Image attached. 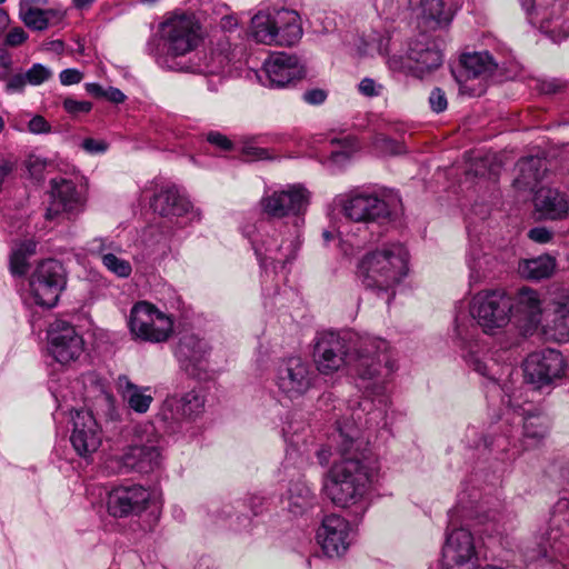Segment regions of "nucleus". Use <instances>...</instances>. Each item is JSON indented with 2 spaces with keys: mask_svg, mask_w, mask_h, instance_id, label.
I'll return each mask as SVG.
<instances>
[{
  "mask_svg": "<svg viewBox=\"0 0 569 569\" xmlns=\"http://www.w3.org/2000/svg\"><path fill=\"white\" fill-rule=\"evenodd\" d=\"M546 332L557 342L569 341V291L560 292L550 303Z\"/></svg>",
  "mask_w": 569,
  "mask_h": 569,
  "instance_id": "33",
  "label": "nucleus"
},
{
  "mask_svg": "<svg viewBox=\"0 0 569 569\" xmlns=\"http://www.w3.org/2000/svg\"><path fill=\"white\" fill-rule=\"evenodd\" d=\"M27 83L28 82L24 77V73L14 74L8 79L7 84H6V91L8 93H16V92L21 93V92H23Z\"/></svg>",
  "mask_w": 569,
  "mask_h": 569,
  "instance_id": "57",
  "label": "nucleus"
},
{
  "mask_svg": "<svg viewBox=\"0 0 569 569\" xmlns=\"http://www.w3.org/2000/svg\"><path fill=\"white\" fill-rule=\"evenodd\" d=\"M373 147L383 154H401L406 152V147L383 133H377L373 138Z\"/></svg>",
  "mask_w": 569,
  "mask_h": 569,
  "instance_id": "46",
  "label": "nucleus"
},
{
  "mask_svg": "<svg viewBox=\"0 0 569 569\" xmlns=\"http://www.w3.org/2000/svg\"><path fill=\"white\" fill-rule=\"evenodd\" d=\"M207 141L223 151L232 149V142L218 131H210L207 134Z\"/></svg>",
  "mask_w": 569,
  "mask_h": 569,
  "instance_id": "56",
  "label": "nucleus"
},
{
  "mask_svg": "<svg viewBox=\"0 0 569 569\" xmlns=\"http://www.w3.org/2000/svg\"><path fill=\"white\" fill-rule=\"evenodd\" d=\"M536 212L541 219L561 220L568 216L567 196L555 188H540L533 197Z\"/></svg>",
  "mask_w": 569,
  "mask_h": 569,
  "instance_id": "34",
  "label": "nucleus"
},
{
  "mask_svg": "<svg viewBox=\"0 0 569 569\" xmlns=\"http://www.w3.org/2000/svg\"><path fill=\"white\" fill-rule=\"evenodd\" d=\"M327 99V92L322 89H310L302 93V100L311 106L322 104Z\"/></svg>",
  "mask_w": 569,
  "mask_h": 569,
  "instance_id": "55",
  "label": "nucleus"
},
{
  "mask_svg": "<svg viewBox=\"0 0 569 569\" xmlns=\"http://www.w3.org/2000/svg\"><path fill=\"white\" fill-rule=\"evenodd\" d=\"M166 406L168 410L162 413L164 420H193L203 412L204 396L199 390H191L180 397L168 399Z\"/></svg>",
  "mask_w": 569,
  "mask_h": 569,
  "instance_id": "32",
  "label": "nucleus"
},
{
  "mask_svg": "<svg viewBox=\"0 0 569 569\" xmlns=\"http://www.w3.org/2000/svg\"><path fill=\"white\" fill-rule=\"evenodd\" d=\"M10 68H11L10 57L4 51H1L0 52V80H4L8 77Z\"/></svg>",
  "mask_w": 569,
  "mask_h": 569,
  "instance_id": "64",
  "label": "nucleus"
},
{
  "mask_svg": "<svg viewBox=\"0 0 569 569\" xmlns=\"http://www.w3.org/2000/svg\"><path fill=\"white\" fill-rule=\"evenodd\" d=\"M461 71L457 77L463 96L480 97L487 91V80L498 68L488 51L466 53L461 57Z\"/></svg>",
  "mask_w": 569,
  "mask_h": 569,
  "instance_id": "17",
  "label": "nucleus"
},
{
  "mask_svg": "<svg viewBox=\"0 0 569 569\" xmlns=\"http://www.w3.org/2000/svg\"><path fill=\"white\" fill-rule=\"evenodd\" d=\"M467 264L470 270V281L477 283L491 272L493 259L483 253L479 247L471 244L467 253Z\"/></svg>",
  "mask_w": 569,
  "mask_h": 569,
  "instance_id": "40",
  "label": "nucleus"
},
{
  "mask_svg": "<svg viewBox=\"0 0 569 569\" xmlns=\"http://www.w3.org/2000/svg\"><path fill=\"white\" fill-rule=\"evenodd\" d=\"M317 541L329 558L341 557L353 540L350 522L341 516L329 515L322 519L317 530Z\"/></svg>",
  "mask_w": 569,
  "mask_h": 569,
  "instance_id": "22",
  "label": "nucleus"
},
{
  "mask_svg": "<svg viewBox=\"0 0 569 569\" xmlns=\"http://www.w3.org/2000/svg\"><path fill=\"white\" fill-rule=\"evenodd\" d=\"M102 264L119 278H128L132 272L131 263L117 256V252H108L102 256Z\"/></svg>",
  "mask_w": 569,
  "mask_h": 569,
  "instance_id": "45",
  "label": "nucleus"
},
{
  "mask_svg": "<svg viewBox=\"0 0 569 569\" xmlns=\"http://www.w3.org/2000/svg\"><path fill=\"white\" fill-rule=\"evenodd\" d=\"M29 286L32 298L38 306L54 307L66 286L62 264L54 259L41 261L31 274Z\"/></svg>",
  "mask_w": 569,
  "mask_h": 569,
  "instance_id": "15",
  "label": "nucleus"
},
{
  "mask_svg": "<svg viewBox=\"0 0 569 569\" xmlns=\"http://www.w3.org/2000/svg\"><path fill=\"white\" fill-rule=\"evenodd\" d=\"M359 92L367 97H379L383 92V86L371 78H363L358 84Z\"/></svg>",
  "mask_w": 569,
  "mask_h": 569,
  "instance_id": "51",
  "label": "nucleus"
},
{
  "mask_svg": "<svg viewBox=\"0 0 569 569\" xmlns=\"http://www.w3.org/2000/svg\"><path fill=\"white\" fill-rule=\"evenodd\" d=\"M399 202L397 193L369 188H353L333 199L335 206L347 220L366 226L392 221Z\"/></svg>",
  "mask_w": 569,
  "mask_h": 569,
  "instance_id": "9",
  "label": "nucleus"
},
{
  "mask_svg": "<svg viewBox=\"0 0 569 569\" xmlns=\"http://www.w3.org/2000/svg\"><path fill=\"white\" fill-rule=\"evenodd\" d=\"M37 242L33 239H27L16 246L10 256L11 272L17 276H23L29 269V258L36 253Z\"/></svg>",
  "mask_w": 569,
  "mask_h": 569,
  "instance_id": "42",
  "label": "nucleus"
},
{
  "mask_svg": "<svg viewBox=\"0 0 569 569\" xmlns=\"http://www.w3.org/2000/svg\"><path fill=\"white\" fill-rule=\"evenodd\" d=\"M64 17L66 12L58 8L40 9L28 28L33 31H44L50 27L58 26Z\"/></svg>",
  "mask_w": 569,
  "mask_h": 569,
  "instance_id": "44",
  "label": "nucleus"
},
{
  "mask_svg": "<svg viewBox=\"0 0 569 569\" xmlns=\"http://www.w3.org/2000/svg\"><path fill=\"white\" fill-rule=\"evenodd\" d=\"M103 401L106 403V416L110 421H117L119 419V412L114 406V401L110 396H107L103 398Z\"/></svg>",
  "mask_w": 569,
  "mask_h": 569,
  "instance_id": "63",
  "label": "nucleus"
},
{
  "mask_svg": "<svg viewBox=\"0 0 569 569\" xmlns=\"http://www.w3.org/2000/svg\"><path fill=\"white\" fill-rule=\"evenodd\" d=\"M151 207L163 218L174 221L178 228L190 223L194 217L191 202L180 192L177 186L169 184L154 194Z\"/></svg>",
  "mask_w": 569,
  "mask_h": 569,
  "instance_id": "24",
  "label": "nucleus"
},
{
  "mask_svg": "<svg viewBox=\"0 0 569 569\" xmlns=\"http://www.w3.org/2000/svg\"><path fill=\"white\" fill-rule=\"evenodd\" d=\"M210 351L211 347L203 338L186 333L180 337L174 355L188 375L200 378L208 369Z\"/></svg>",
  "mask_w": 569,
  "mask_h": 569,
  "instance_id": "25",
  "label": "nucleus"
},
{
  "mask_svg": "<svg viewBox=\"0 0 569 569\" xmlns=\"http://www.w3.org/2000/svg\"><path fill=\"white\" fill-rule=\"evenodd\" d=\"M478 478L471 475L461 483L457 495V503L448 511V528L442 547L443 569H475L472 560L477 552L473 536L465 527L456 528L461 519H478L481 522H499L502 518L503 506L498 499L485 497L481 489L470 486Z\"/></svg>",
  "mask_w": 569,
  "mask_h": 569,
  "instance_id": "3",
  "label": "nucleus"
},
{
  "mask_svg": "<svg viewBox=\"0 0 569 569\" xmlns=\"http://www.w3.org/2000/svg\"><path fill=\"white\" fill-rule=\"evenodd\" d=\"M381 428H366L361 426L358 419L352 417V410L336 421V429L329 437L328 448H321L317 451L319 462L327 465L333 448L341 455L342 459L357 456L361 446L369 443L371 436Z\"/></svg>",
  "mask_w": 569,
  "mask_h": 569,
  "instance_id": "13",
  "label": "nucleus"
},
{
  "mask_svg": "<svg viewBox=\"0 0 569 569\" xmlns=\"http://www.w3.org/2000/svg\"><path fill=\"white\" fill-rule=\"evenodd\" d=\"M409 273V252L399 242L386 243L366 252L357 263L356 276L367 290L395 297L396 288Z\"/></svg>",
  "mask_w": 569,
  "mask_h": 569,
  "instance_id": "7",
  "label": "nucleus"
},
{
  "mask_svg": "<svg viewBox=\"0 0 569 569\" xmlns=\"http://www.w3.org/2000/svg\"><path fill=\"white\" fill-rule=\"evenodd\" d=\"M128 326L136 340L151 343L164 342L173 332L172 317L148 301L133 305Z\"/></svg>",
  "mask_w": 569,
  "mask_h": 569,
  "instance_id": "14",
  "label": "nucleus"
},
{
  "mask_svg": "<svg viewBox=\"0 0 569 569\" xmlns=\"http://www.w3.org/2000/svg\"><path fill=\"white\" fill-rule=\"evenodd\" d=\"M569 531V491L563 492L551 509L549 529L541 532L536 547H526L525 556L529 561L549 557L565 532Z\"/></svg>",
  "mask_w": 569,
  "mask_h": 569,
  "instance_id": "21",
  "label": "nucleus"
},
{
  "mask_svg": "<svg viewBox=\"0 0 569 569\" xmlns=\"http://www.w3.org/2000/svg\"><path fill=\"white\" fill-rule=\"evenodd\" d=\"M306 430V423L297 412L287 416L282 426V437L293 449L300 450V433Z\"/></svg>",
  "mask_w": 569,
  "mask_h": 569,
  "instance_id": "43",
  "label": "nucleus"
},
{
  "mask_svg": "<svg viewBox=\"0 0 569 569\" xmlns=\"http://www.w3.org/2000/svg\"><path fill=\"white\" fill-rule=\"evenodd\" d=\"M50 204L46 219L52 220L60 213H74L82 207V197L72 180L54 178L50 181Z\"/></svg>",
  "mask_w": 569,
  "mask_h": 569,
  "instance_id": "29",
  "label": "nucleus"
},
{
  "mask_svg": "<svg viewBox=\"0 0 569 569\" xmlns=\"http://www.w3.org/2000/svg\"><path fill=\"white\" fill-rule=\"evenodd\" d=\"M24 77L29 84L40 86L52 77V71L41 63H34L26 71Z\"/></svg>",
  "mask_w": 569,
  "mask_h": 569,
  "instance_id": "48",
  "label": "nucleus"
},
{
  "mask_svg": "<svg viewBox=\"0 0 569 569\" xmlns=\"http://www.w3.org/2000/svg\"><path fill=\"white\" fill-rule=\"evenodd\" d=\"M161 34L167 49L163 57L158 58L161 68L203 74H220L229 64V58L221 51L211 52L210 62L184 60L201 41L200 24L193 14H176L162 23Z\"/></svg>",
  "mask_w": 569,
  "mask_h": 569,
  "instance_id": "6",
  "label": "nucleus"
},
{
  "mask_svg": "<svg viewBox=\"0 0 569 569\" xmlns=\"http://www.w3.org/2000/svg\"><path fill=\"white\" fill-rule=\"evenodd\" d=\"M317 370L325 376L348 368L362 396L350 401L347 410L366 428H385L391 406L389 383L397 370L387 340L371 336L341 335L325 331L317 336L313 348Z\"/></svg>",
  "mask_w": 569,
  "mask_h": 569,
  "instance_id": "1",
  "label": "nucleus"
},
{
  "mask_svg": "<svg viewBox=\"0 0 569 569\" xmlns=\"http://www.w3.org/2000/svg\"><path fill=\"white\" fill-rule=\"evenodd\" d=\"M70 442L77 455L89 459L102 443L100 426L91 412L79 411L73 418Z\"/></svg>",
  "mask_w": 569,
  "mask_h": 569,
  "instance_id": "27",
  "label": "nucleus"
},
{
  "mask_svg": "<svg viewBox=\"0 0 569 569\" xmlns=\"http://www.w3.org/2000/svg\"><path fill=\"white\" fill-rule=\"evenodd\" d=\"M82 149L90 154H101L108 150V143L104 140H97L93 138H86L81 142Z\"/></svg>",
  "mask_w": 569,
  "mask_h": 569,
  "instance_id": "53",
  "label": "nucleus"
},
{
  "mask_svg": "<svg viewBox=\"0 0 569 569\" xmlns=\"http://www.w3.org/2000/svg\"><path fill=\"white\" fill-rule=\"evenodd\" d=\"M472 370L486 379L485 387L488 398H500L501 405L506 408L503 416L512 412L513 425L519 429L521 442H526L528 449L542 440L549 429L546 416L538 412L532 402L525 393L522 385L516 386L512 380L500 383L502 368L498 363H492L471 358Z\"/></svg>",
  "mask_w": 569,
  "mask_h": 569,
  "instance_id": "5",
  "label": "nucleus"
},
{
  "mask_svg": "<svg viewBox=\"0 0 569 569\" xmlns=\"http://www.w3.org/2000/svg\"><path fill=\"white\" fill-rule=\"evenodd\" d=\"M375 6L387 18H392L402 10H411L437 22L447 20L441 0H376Z\"/></svg>",
  "mask_w": 569,
  "mask_h": 569,
  "instance_id": "31",
  "label": "nucleus"
},
{
  "mask_svg": "<svg viewBox=\"0 0 569 569\" xmlns=\"http://www.w3.org/2000/svg\"><path fill=\"white\" fill-rule=\"evenodd\" d=\"M310 199L311 192L301 183H288L262 196L260 199L262 213L282 222L278 228L260 222L259 226H246L242 230L261 268L264 270L271 268L277 272L296 259L302 242L305 216Z\"/></svg>",
  "mask_w": 569,
  "mask_h": 569,
  "instance_id": "2",
  "label": "nucleus"
},
{
  "mask_svg": "<svg viewBox=\"0 0 569 569\" xmlns=\"http://www.w3.org/2000/svg\"><path fill=\"white\" fill-rule=\"evenodd\" d=\"M428 101L430 109L436 113H441L448 108L447 94L439 87H436L431 90Z\"/></svg>",
  "mask_w": 569,
  "mask_h": 569,
  "instance_id": "50",
  "label": "nucleus"
},
{
  "mask_svg": "<svg viewBox=\"0 0 569 569\" xmlns=\"http://www.w3.org/2000/svg\"><path fill=\"white\" fill-rule=\"evenodd\" d=\"M82 72L74 68L64 69L59 74L60 82L63 86L77 84L82 80Z\"/></svg>",
  "mask_w": 569,
  "mask_h": 569,
  "instance_id": "59",
  "label": "nucleus"
},
{
  "mask_svg": "<svg viewBox=\"0 0 569 569\" xmlns=\"http://www.w3.org/2000/svg\"><path fill=\"white\" fill-rule=\"evenodd\" d=\"M511 316L516 319L521 335H531L538 328L542 318L539 293L531 288L522 287L511 298Z\"/></svg>",
  "mask_w": 569,
  "mask_h": 569,
  "instance_id": "26",
  "label": "nucleus"
},
{
  "mask_svg": "<svg viewBox=\"0 0 569 569\" xmlns=\"http://www.w3.org/2000/svg\"><path fill=\"white\" fill-rule=\"evenodd\" d=\"M528 237L537 243H547L552 239V232L545 227L532 228Z\"/></svg>",
  "mask_w": 569,
  "mask_h": 569,
  "instance_id": "60",
  "label": "nucleus"
},
{
  "mask_svg": "<svg viewBox=\"0 0 569 569\" xmlns=\"http://www.w3.org/2000/svg\"><path fill=\"white\" fill-rule=\"evenodd\" d=\"M466 437L468 446L479 458L491 456L502 463H512L528 450L526 442L520 441L519 429L507 417L481 432L476 428H469Z\"/></svg>",
  "mask_w": 569,
  "mask_h": 569,
  "instance_id": "10",
  "label": "nucleus"
},
{
  "mask_svg": "<svg viewBox=\"0 0 569 569\" xmlns=\"http://www.w3.org/2000/svg\"><path fill=\"white\" fill-rule=\"evenodd\" d=\"M409 67L418 77L439 68L443 57L437 44L426 33L411 40L407 50Z\"/></svg>",
  "mask_w": 569,
  "mask_h": 569,
  "instance_id": "30",
  "label": "nucleus"
},
{
  "mask_svg": "<svg viewBox=\"0 0 569 569\" xmlns=\"http://www.w3.org/2000/svg\"><path fill=\"white\" fill-rule=\"evenodd\" d=\"M511 311V297L501 289L481 290L472 297L469 311H457L451 338L471 369V358H479L489 366L497 363L480 348L479 328L487 335H495L510 322Z\"/></svg>",
  "mask_w": 569,
  "mask_h": 569,
  "instance_id": "4",
  "label": "nucleus"
},
{
  "mask_svg": "<svg viewBox=\"0 0 569 569\" xmlns=\"http://www.w3.org/2000/svg\"><path fill=\"white\" fill-rule=\"evenodd\" d=\"M330 143L333 148L326 164L332 170H340L349 163L352 154L357 151V141L353 137L346 136L340 139L333 138Z\"/></svg>",
  "mask_w": 569,
  "mask_h": 569,
  "instance_id": "38",
  "label": "nucleus"
},
{
  "mask_svg": "<svg viewBox=\"0 0 569 569\" xmlns=\"http://www.w3.org/2000/svg\"><path fill=\"white\" fill-rule=\"evenodd\" d=\"M150 501L149 491L140 485L119 486L107 495V511L113 518L137 516L144 511Z\"/></svg>",
  "mask_w": 569,
  "mask_h": 569,
  "instance_id": "23",
  "label": "nucleus"
},
{
  "mask_svg": "<svg viewBox=\"0 0 569 569\" xmlns=\"http://www.w3.org/2000/svg\"><path fill=\"white\" fill-rule=\"evenodd\" d=\"M118 386L131 410L137 413H146L149 410L153 401L152 395L148 393L150 388L134 385L127 376L119 377Z\"/></svg>",
  "mask_w": 569,
  "mask_h": 569,
  "instance_id": "36",
  "label": "nucleus"
},
{
  "mask_svg": "<svg viewBox=\"0 0 569 569\" xmlns=\"http://www.w3.org/2000/svg\"><path fill=\"white\" fill-rule=\"evenodd\" d=\"M543 161L539 158H526L518 162L519 176L516 178L515 183L519 188H533L538 181L543 177L542 172Z\"/></svg>",
  "mask_w": 569,
  "mask_h": 569,
  "instance_id": "41",
  "label": "nucleus"
},
{
  "mask_svg": "<svg viewBox=\"0 0 569 569\" xmlns=\"http://www.w3.org/2000/svg\"><path fill=\"white\" fill-rule=\"evenodd\" d=\"M529 21L539 26L541 32L553 42H561L569 37V21L561 17L562 4L558 0H519Z\"/></svg>",
  "mask_w": 569,
  "mask_h": 569,
  "instance_id": "18",
  "label": "nucleus"
},
{
  "mask_svg": "<svg viewBox=\"0 0 569 569\" xmlns=\"http://www.w3.org/2000/svg\"><path fill=\"white\" fill-rule=\"evenodd\" d=\"M555 268V259L548 254H543L520 261L518 271L526 279L541 280L549 278L553 273Z\"/></svg>",
  "mask_w": 569,
  "mask_h": 569,
  "instance_id": "39",
  "label": "nucleus"
},
{
  "mask_svg": "<svg viewBox=\"0 0 569 569\" xmlns=\"http://www.w3.org/2000/svg\"><path fill=\"white\" fill-rule=\"evenodd\" d=\"M30 132L40 134L49 133L51 131L50 123L42 116H34L28 123Z\"/></svg>",
  "mask_w": 569,
  "mask_h": 569,
  "instance_id": "58",
  "label": "nucleus"
},
{
  "mask_svg": "<svg viewBox=\"0 0 569 569\" xmlns=\"http://www.w3.org/2000/svg\"><path fill=\"white\" fill-rule=\"evenodd\" d=\"M90 251L102 259L103 253L122 252L121 247L109 238H94L91 241Z\"/></svg>",
  "mask_w": 569,
  "mask_h": 569,
  "instance_id": "49",
  "label": "nucleus"
},
{
  "mask_svg": "<svg viewBox=\"0 0 569 569\" xmlns=\"http://www.w3.org/2000/svg\"><path fill=\"white\" fill-rule=\"evenodd\" d=\"M566 362L560 351L551 348L528 355L523 362L525 380L537 389L550 386L561 378Z\"/></svg>",
  "mask_w": 569,
  "mask_h": 569,
  "instance_id": "20",
  "label": "nucleus"
},
{
  "mask_svg": "<svg viewBox=\"0 0 569 569\" xmlns=\"http://www.w3.org/2000/svg\"><path fill=\"white\" fill-rule=\"evenodd\" d=\"M46 161L38 157H30L27 161V168L31 176L40 180L44 170Z\"/></svg>",
  "mask_w": 569,
  "mask_h": 569,
  "instance_id": "61",
  "label": "nucleus"
},
{
  "mask_svg": "<svg viewBox=\"0 0 569 569\" xmlns=\"http://www.w3.org/2000/svg\"><path fill=\"white\" fill-rule=\"evenodd\" d=\"M28 39V33L21 28H12L6 36L4 43L9 47H18Z\"/></svg>",
  "mask_w": 569,
  "mask_h": 569,
  "instance_id": "54",
  "label": "nucleus"
},
{
  "mask_svg": "<svg viewBox=\"0 0 569 569\" xmlns=\"http://www.w3.org/2000/svg\"><path fill=\"white\" fill-rule=\"evenodd\" d=\"M134 433L139 443L130 446L120 458L119 472L134 470L148 473L162 463L164 440L151 423L138 426Z\"/></svg>",
  "mask_w": 569,
  "mask_h": 569,
  "instance_id": "12",
  "label": "nucleus"
},
{
  "mask_svg": "<svg viewBox=\"0 0 569 569\" xmlns=\"http://www.w3.org/2000/svg\"><path fill=\"white\" fill-rule=\"evenodd\" d=\"M104 98L113 103H122L126 100V94L118 88L109 87L106 89Z\"/></svg>",
  "mask_w": 569,
  "mask_h": 569,
  "instance_id": "62",
  "label": "nucleus"
},
{
  "mask_svg": "<svg viewBox=\"0 0 569 569\" xmlns=\"http://www.w3.org/2000/svg\"><path fill=\"white\" fill-rule=\"evenodd\" d=\"M372 472L357 456L335 462L323 483V490L332 503L340 508H355L360 516L368 508L367 495Z\"/></svg>",
  "mask_w": 569,
  "mask_h": 569,
  "instance_id": "8",
  "label": "nucleus"
},
{
  "mask_svg": "<svg viewBox=\"0 0 569 569\" xmlns=\"http://www.w3.org/2000/svg\"><path fill=\"white\" fill-rule=\"evenodd\" d=\"M288 511L295 517L302 516L316 505V495L303 480L292 482L288 489Z\"/></svg>",
  "mask_w": 569,
  "mask_h": 569,
  "instance_id": "37",
  "label": "nucleus"
},
{
  "mask_svg": "<svg viewBox=\"0 0 569 569\" xmlns=\"http://www.w3.org/2000/svg\"><path fill=\"white\" fill-rule=\"evenodd\" d=\"M49 0H20L19 1V19L23 22V24L28 28L32 19L36 18L37 11H40L41 8L38 6H47Z\"/></svg>",
  "mask_w": 569,
  "mask_h": 569,
  "instance_id": "47",
  "label": "nucleus"
},
{
  "mask_svg": "<svg viewBox=\"0 0 569 569\" xmlns=\"http://www.w3.org/2000/svg\"><path fill=\"white\" fill-rule=\"evenodd\" d=\"M63 108L71 116H78L80 113H88L92 104L89 101H78L72 98H67L63 100Z\"/></svg>",
  "mask_w": 569,
  "mask_h": 569,
  "instance_id": "52",
  "label": "nucleus"
},
{
  "mask_svg": "<svg viewBox=\"0 0 569 569\" xmlns=\"http://www.w3.org/2000/svg\"><path fill=\"white\" fill-rule=\"evenodd\" d=\"M250 36L268 46H293L302 37L300 17L288 9L259 11L251 19Z\"/></svg>",
  "mask_w": 569,
  "mask_h": 569,
  "instance_id": "11",
  "label": "nucleus"
},
{
  "mask_svg": "<svg viewBox=\"0 0 569 569\" xmlns=\"http://www.w3.org/2000/svg\"><path fill=\"white\" fill-rule=\"evenodd\" d=\"M263 72L270 87L283 88L306 76L305 66L296 56L276 53L263 63Z\"/></svg>",
  "mask_w": 569,
  "mask_h": 569,
  "instance_id": "28",
  "label": "nucleus"
},
{
  "mask_svg": "<svg viewBox=\"0 0 569 569\" xmlns=\"http://www.w3.org/2000/svg\"><path fill=\"white\" fill-rule=\"evenodd\" d=\"M316 380L317 373L309 361L290 357L279 365L276 383L281 393L293 400L305 396Z\"/></svg>",
  "mask_w": 569,
  "mask_h": 569,
  "instance_id": "19",
  "label": "nucleus"
},
{
  "mask_svg": "<svg viewBox=\"0 0 569 569\" xmlns=\"http://www.w3.org/2000/svg\"><path fill=\"white\" fill-rule=\"evenodd\" d=\"M264 502V497L258 493H250L242 502L238 501V506H223L219 511V518L228 521L230 529L236 531L242 530L249 526L250 518L241 513L239 508L248 507L253 516H258L263 511Z\"/></svg>",
  "mask_w": 569,
  "mask_h": 569,
  "instance_id": "35",
  "label": "nucleus"
},
{
  "mask_svg": "<svg viewBox=\"0 0 569 569\" xmlns=\"http://www.w3.org/2000/svg\"><path fill=\"white\" fill-rule=\"evenodd\" d=\"M48 352L60 365L77 362L84 353V339L76 327L56 319L47 330Z\"/></svg>",
  "mask_w": 569,
  "mask_h": 569,
  "instance_id": "16",
  "label": "nucleus"
}]
</instances>
